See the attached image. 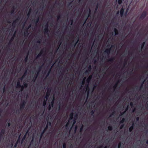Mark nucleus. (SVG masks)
Listing matches in <instances>:
<instances>
[{"mask_svg":"<svg viewBox=\"0 0 148 148\" xmlns=\"http://www.w3.org/2000/svg\"><path fill=\"white\" fill-rule=\"evenodd\" d=\"M26 104V101L25 100L22 101L20 104V110H23L24 109Z\"/></svg>","mask_w":148,"mask_h":148,"instance_id":"obj_1","label":"nucleus"},{"mask_svg":"<svg viewBox=\"0 0 148 148\" xmlns=\"http://www.w3.org/2000/svg\"><path fill=\"white\" fill-rule=\"evenodd\" d=\"M147 15V12L146 11L144 10L140 16V19L143 20L146 16Z\"/></svg>","mask_w":148,"mask_h":148,"instance_id":"obj_2","label":"nucleus"},{"mask_svg":"<svg viewBox=\"0 0 148 148\" xmlns=\"http://www.w3.org/2000/svg\"><path fill=\"white\" fill-rule=\"evenodd\" d=\"M51 90V89L50 88H49L47 89V91L46 93V94L45 97L46 100H47L48 97L50 95Z\"/></svg>","mask_w":148,"mask_h":148,"instance_id":"obj_3","label":"nucleus"},{"mask_svg":"<svg viewBox=\"0 0 148 148\" xmlns=\"http://www.w3.org/2000/svg\"><path fill=\"white\" fill-rule=\"evenodd\" d=\"M45 28L44 29V34H49V29L48 24L47 23L45 25Z\"/></svg>","mask_w":148,"mask_h":148,"instance_id":"obj_4","label":"nucleus"},{"mask_svg":"<svg viewBox=\"0 0 148 148\" xmlns=\"http://www.w3.org/2000/svg\"><path fill=\"white\" fill-rule=\"evenodd\" d=\"M20 18L18 17L12 23V26L13 27H15L16 26V23H17L19 21Z\"/></svg>","mask_w":148,"mask_h":148,"instance_id":"obj_5","label":"nucleus"},{"mask_svg":"<svg viewBox=\"0 0 148 148\" xmlns=\"http://www.w3.org/2000/svg\"><path fill=\"white\" fill-rule=\"evenodd\" d=\"M42 66H43V65H42V66H39L38 67V71L37 73V74H36V76L35 77H34V80H35L37 78V77L38 76V75L39 74L40 72V71H41V69H42Z\"/></svg>","mask_w":148,"mask_h":148,"instance_id":"obj_6","label":"nucleus"},{"mask_svg":"<svg viewBox=\"0 0 148 148\" xmlns=\"http://www.w3.org/2000/svg\"><path fill=\"white\" fill-rule=\"evenodd\" d=\"M111 49V48L106 49L104 51L103 53L107 54L109 55L110 52V50Z\"/></svg>","mask_w":148,"mask_h":148,"instance_id":"obj_7","label":"nucleus"},{"mask_svg":"<svg viewBox=\"0 0 148 148\" xmlns=\"http://www.w3.org/2000/svg\"><path fill=\"white\" fill-rule=\"evenodd\" d=\"M48 129V126H46L45 127L44 129V130L42 131V132H41L40 134V138H41L43 135V134L45 132L47 129Z\"/></svg>","mask_w":148,"mask_h":148,"instance_id":"obj_8","label":"nucleus"},{"mask_svg":"<svg viewBox=\"0 0 148 148\" xmlns=\"http://www.w3.org/2000/svg\"><path fill=\"white\" fill-rule=\"evenodd\" d=\"M91 14V10H90V9L89 8V9L88 14V15L86 16L85 21L84 22V24L86 23V22L87 19H88V18L89 16H90Z\"/></svg>","mask_w":148,"mask_h":148,"instance_id":"obj_9","label":"nucleus"},{"mask_svg":"<svg viewBox=\"0 0 148 148\" xmlns=\"http://www.w3.org/2000/svg\"><path fill=\"white\" fill-rule=\"evenodd\" d=\"M39 20V17H37L35 19L32 21V22L35 23L36 24H37V23L38 22Z\"/></svg>","mask_w":148,"mask_h":148,"instance_id":"obj_10","label":"nucleus"},{"mask_svg":"<svg viewBox=\"0 0 148 148\" xmlns=\"http://www.w3.org/2000/svg\"><path fill=\"white\" fill-rule=\"evenodd\" d=\"M124 11V9L123 8H122L120 11V14L121 17L123 16Z\"/></svg>","mask_w":148,"mask_h":148,"instance_id":"obj_11","label":"nucleus"},{"mask_svg":"<svg viewBox=\"0 0 148 148\" xmlns=\"http://www.w3.org/2000/svg\"><path fill=\"white\" fill-rule=\"evenodd\" d=\"M79 37H78L74 41H75V43L74 45H73V46L74 47H75V46L77 44V43L79 41ZM74 42V41H73V42Z\"/></svg>","mask_w":148,"mask_h":148,"instance_id":"obj_12","label":"nucleus"},{"mask_svg":"<svg viewBox=\"0 0 148 148\" xmlns=\"http://www.w3.org/2000/svg\"><path fill=\"white\" fill-rule=\"evenodd\" d=\"M134 128V123L131 126L129 129V131L130 132H131Z\"/></svg>","mask_w":148,"mask_h":148,"instance_id":"obj_13","label":"nucleus"},{"mask_svg":"<svg viewBox=\"0 0 148 148\" xmlns=\"http://www.w3.org/2000/svg\"><path fill=\"white\" fill-rule=\"evenodd\" d=\"M92 77V75H91L89 76L88 77V78H87V79L86 80L87 82L88 83H89L90 82V80H91V79Z\"/></svg>","mask_w":148,"mask_h":148,"instance_id":"obj_14","label":"nucleus"},{"mask_svg":"<svg viewBox=\"0 0 148 148\" xmlns=\"http://www.w3.org/2000/svg\"><path fill=\"white\" fill-rule=\"evenodd\" d=\"M21 86L20 82L19 81H18L17 83L16 88H19Z\"/></svg>","mask_w":148,"mask_h":148,"instance_id":"obj_15","label":"nucleus"},{"mask_svg":"<svg viewBox=\"0 0 148 148\" xmlns=\"http://www.w3.org/2000/svg\"><path fill=\"white\" fill-rule=\"evenodd\" d=\"M73 112H71L70 114L69 120H71L73 118Z\"/></svg>","mask_w":148,"mask_h":148,"instance_id":"obj_16","label":"nucleus"},{"mask_svg":"<svg viewBox=\"0 0 148 148\" xmlns=\"http://www.w3.org/2000/svg\"><path fill=\"white\" fill-rule=\"evenodd\" d=\"M114 60V57H112L108 60V61L109 62H112Z\"/></svg>","mask_w":148,"mask_h":148,"instance_id":"obj_17","label":"nucleus"},{"mask_svg":"<svg viewBox=\"0 0 148 148\" xmlns=\"http://www.w3.org/2000/svg\"><path fill=\"white\" fill-rule=\"evenodd\" d=\"M51 122L50 121H49L48 120L47 121V124L46 126H47L48 128L49 126H51Z\"/></svg>","mask_w":148,"mask_h":148,"instance_id":"obj_18","label":"nucleus"},{"mask_svg":"<svg viewBox=\"0 0 148 148\" xmlns=\"http://www.w3.org/2000/svg\"><path fill=\"white\" fill-rule=\"evenodd\" d=\"M120 80H118V82L116 83L115 84V85H114V86H113V88H114V89H115L116 88V87H117V86H118V83H119L120 82Z\"/></svg>","mask_w":148,"mask_h":148,"instance_id":"obj_19","label":"nucleus"},{"mask_svg":"<svg viewBox=\"0 0 148 148\" xmlns=\"http://www.w3.org/2000/svg\"><path fill=\"white\" fill-rule=\"evenodd\" d=\"M114 32H115V35H118L119 34L118 31L116 28L114 29Z\"/></svg>","mask_w":148,"mask_h":148,"instance_id":"obj_20","label":"nucleus"},{"mask_svg":"<svg viewBox=\"0 0 148 148\" xmlns=\"http://www.w3.org/2000/svg\"><path fill=\"white\" fill-rule=\"evenodd\" d=\"M15 8L14 7H13L12 8V10L11 11V14H14V12Z\"/></svg>","mask_w":148,"mask_h":148,"instance_id":"obj_21","label":"nucleus"},{"mask_svg":"<svg viewBox=\"0 0 148 148\" xmlns=\"http://www.w3.org/2000/svg\"><path fill=\"white\" fill-rule=\"evenodd\" d=\"M125 121V119L124 118H123L120 121V124L123 123Z\"/></svg>","mask_w":148,"mask_h":148,"instance_id":"obj_22","label":"nucleus"},{"mask_svg":"<svg viewBox=\"0 0 148 148\" xmlns=\"http://www.w3.org/2000/svg\"><path fill=\"white\" fill-rule=\"evenodd\" d=\"M145 42H143L141 44V49H140V50H141L143 48L145 45Z\"/></svg>","mask_w":148,"mask_h":148,"instance_id":"obj_23","label":"nucleus"},{"mask_svg":"<svg viewBox=\"0 0 148 148\" xmlns=\"http://www.w3.org/2000/svg\"><path fill=\"white\" fill-rule=\"evenodd\" d=\"M27 70L25 72V73H24V74H23V75L22 77H21V78H20V80H22L23 78H24V77L25 76V74H26V73H27Z\"/></svg>","mask_w":148,"mask_h":148,"instance_id":"obj_24","label":"nucleus"},{"mask_svg":"<svg viewBox=\"0 0 148 148\" xmlns=\"http://www.w3.org/2000/svg\"><path fill=\"white\" fill-rule=\"evenodd\" d=\"M108 129L110 131H112V130L113 128L111 126H109L108 127Z\"/></svg>","mask_w":148,"mask_h":148,"instance_id":"obj_25","label":"nucleus"},{"mask_svg":"<svg viewBox=\"0 0 148 148\" xmlns=\"http://www.w3.org/2000/svg\"><path fill=\"white\" fill-rule=\"evenodd\" d=\"M15 33H16L15 32L14 33V34L13 35V36L10 39V41L12 42L13 40L14 39V38L15 36Z\"/></svg>","mask_w":148,"mask_h":148,"instance_id":"obj_26","label":"nucleus"},{"mask_svg":"<svg viewBox=\"0 0 148 148\" xmlns=\"http://www.w3.org/2000/svg\"><path fill=\"white\" fill-rule=\"evenodd\" d=\"M20 136H21V134L19 136V137L17 139V142H16V143H20V142H21V139L20 138Z\"/></svg>","mask_w":148,"mask_h":148,"instance_id":"obj_27","label":"nucleus"},{"mask_svg":"<svg viewBox=\"0 0 148 148\" xmlns=\"http://www.w3.org/2000/svg\"><path fill=\"white\" fill-rule=\"evenodd\" d=\"M24 34L25 35H27L28 36V30L27 29L25 30V32Z\"/></svg>","mask_w":148,"mask_h":148,"instance_id":"obj_28","label":"nucleus"},{"mask_svg":"<svg viewBox=\"0 0 148 148\" xmlns=\"http://www.w3.org/2000/svg\"><path fill=\"white\" fill-rule=\"evenodd\" d=\"M54 99H55L54 97H53V100L51 103V104L52 106H53V104H54Z\"/></svg>","mask_w":148,"mask_h":148,"instance_id":"obj_29","label":"nucleus"},{"mask_svg":"<svg viewBox=\"0 0 148 148\" xmlns=\"http://www.w3.org/2000/svg\"><path fill=\"white\" fill-rule=\"evenodd\" d=\"M94 111L93 110H92L90 112V114L92 116H93L94 115Z\"/></svg>","mask_w":148,"mask_h":148,"instance_id":"obj_30","label":"nucleus"},{"mask_svg":"<svg viewBox=\"0 0 148 148\" xmlns=\"http://www.w3.org/2000/svg\"><path fill=\"white\" fill-rule=\"evenodd\" d=\"M69 124V121L67 122V123H66V125H65V127L66 128H67L68 127Z\"/></svg>","mask_w":148,"mask_h":148,"instance_id":"obj_31","label":"nucleus"},{"mask_svg":"<svg viewBox=\"0 0 148 148\" xmlns=\"http://www.w3.org/2000/svg\"><path fill=\"white\" fill-rule=\"evenodd\" d=\"M31 11H32V10H31V9H30L29 10V12H28L27 14V16H29L30 15V14L31 12Z\"/></svg>","mask_w":148,"mask_h":148,"instance_id":"obj_32","label":"nucleus"},{"mask_svg":"<svg viewBox=\"0 0 148 148\" xmlns=\"http://www.w3.org/2000/svg\"><path fill=\"white\" fill-rule=\"evenodd\" d=\"M122 144L123 143H122L121 142H120L118 144V148H120Z\"/></svg>","mask_w":148,"mask_h":148,"instance_id":"obj_33","label":"nucleus"},{"mask_svg":"<svg viewBox=\"0 0 148 148\" xmlns=\"http://www.w3.org/2000/svg\"><path fill=\"white\" fill-rule=\"evenodd\" d=\"M86 79V77H84V79L82 81V85H84L85 84V80Z\"/></svg>","mask_w":148,"mask_h":148,"instance_id":"obj_34","label":"nucleus"},{"mask_svg":"<svg viewBox=\"0 0 148 148\" xmlns=\"http://www.w3.org/2000/svg\"><path fill=\"white\" fill-rule=\"evenodd\" d=\"M122 2V0H118V3L119 5H121Z\"/></svg>","mask_w":148,"mask_h":148,"instance_id":"obj_35","label":"nucleus"},{"mask_svg":"<svg viewBox=\"0 0 148 148\" xmlns=\"http://www.w3.org/2000/svg\"><path fill=\"white\" fill-rule=\"evenodd\" d=\"M92 69L91 66L90 65H89L88 67V71H90Z\"/></svg>","mask_w":148,"mask_h":148,"instance_id":"obj_36","label":"nucleus"},{"mask_svg":"<svg viewBox=\"0 0 148 148\" xmlns=\"http://www.w3.org/2000/svg\"><path fill=\"white\" fill-rule=\"evenodd\" d=\"M20 88H21V91H23L24 89V88H25L24 87V86H21V87H20Z\"/></svg>","mask_w":148,"mask_h":148,"instance_id":"obj_37","label":"nucleus"},{"mask_svg":"<svg viewBox=\"0 0 148 148\" xmlns=\"http://www.w3.org/2000/svg\"><path fill=\"white\" fill-rule=\"evenodd\" d=\"M23 86H24V88H27L28 86V84L26 83H24L23 85Z\"/></svg>","mask_w":148,"mask_h":148,"instance_id":"obj_38","label":"nucleus"},{"mask_svg":"<svg viewBox=\"0 0 148 148\" xmlns=\"http://www.w3.org/2000/svg\"><path fill=\"white\" fill-rule=\"evenodd\" d=\"M63 148H66V144L65 143H64L63 144Z\"/></svg>","mask_w":148,"mask_h":148,"instance_id":"obj_39","label":"nucleus"},{"mask_svg":"<svg viewBox=\"0 0 148 148\" xmlns=\"http://www.w3.org/2000/svg\"><path fill=\"white\" fill-rule=\"evenodd\" d=\"M44 51L43 49L41 50L40 53H41V54L43 55L44 54Z\"/></svg>","mask_w":148,"mask_h":148,"instance_id":"obj_40","label":"nucleus"},{"mask_svg":"<svg viewBox=\"0 0 148 148\" xmlns=\"http://www.w3.org/2000/svg\"><path fill=\"white\" fill-rule=\"evenodd\" d=\"M57 20H58L60 18H61V16L60 15H58L57 16Z\"/></svg>","mask_w":148,"mask_h":148,"instance_id":"obj_41","label":"nucleus"},{"mask_svg":"<svg viewBox=\"0 0 148 148\" xmlns=\"http://www.w3.org/2000/svg\"><path fill=\"white\" fill-rule=\"evenodd\" d=\"M127 60L125 59L124 60V64L125 66V65H126L127 64Z\"/></svg>","mask_w":148,"mask_h":148,"instance_id":"obj_42","label":"nucleus"},{"mask_svg":"<svg viewBox=\"0 0 148 148\" xmlns=\"http://www.w3.org/2000/svg\"><path fill=\"white\" fill-rule=\"evenodd\" d=\"M42 55L41 54V53H39L38 55L37 56V57H36V58H39L40 57L41 55Z\"/></svg>","mask_w":148,"mask_h":148,"instance_id":"obj_43","label":"nucleus"},{"mask_svg":"<svg viewBox=\"0 0 148 148\" xmlns=\"http://www.w3.org/2000/svg\"><path fill=\"white\" fill-rule=\"evenodd\" d=\"M83 126L82 125L80 129V132H81L83 130Z\"/></svg>","mask_w":148,"mask_h":148,"instance_id":"obj_44","label":"nucleus"},{"mask_svg":"<svg viewBox=\"0 0 148 148\" xmlns=\"http://www.w3.org/2000/svg\"><path fill=\"white\" fill-rule=\"evenodd\" d=\"M47 100H44L43 102V105L44 106H45L46 104V101Z\"/></svg>","mask_w":148,"mask_h":148,"instance_id":"obj_45","label":"nucleus"},{"mask_svg":"<svg viewBox=\"0 0 148 148\" xmlns=\"http://www.w3.org/2000/svg\"><path fill=\"white\" fill-rule=\"evenodd\" d=\"M144 83V81H143L142 82V83L141 84V86H140V89H141L142 88Z\"/></svg>","mask_w":148,"mask_h":148,"instance_id":"obj_46","label":"nucleus"},{"mask_svg":"<svg viewBox=\"0 0 148 148\" xmlns=\"http://www.w3.org/2000/svg\"><path fill=\"white\" fill-rule=\"evenodd\" d=\"M25 136H25V135L24 136V137H23V138H22V141H21V143H22L23 141V140H24L25 139Z\"/></svg>","mask_w":148,"mask_h":148,"instance_id":"obj_47","label":"nucleus"},{"mask_svg":"<svg viewBox=\"0 0 148 148\" xmlns=\"http://www.w3.org/2000/svg\"><path fill=\"white\" fill-rule=\"evenodd\" d=\"M28 54L27 55V56H26L25 59V60L26 62L27 61L28 59Z\"/></svg>","mask_w":148,"mask_h":148,"instance_id":"obj_48","label":"nucleus"},{"mask_svg":"<svg viewBox=\"0 0 148 148\" xmlns=\"http://www.w3.org/2000/svg\"><path fill=\"white\" fill-rule=\"evenodd\" d=\"M78 116V114L77 113L74 116V118H77Z\"/></svg>","mask_w":148,"mask_h":148,"instance_id":"obj_49","label":"nucleus"},{"mask_svg":"<svg viewBox=\"0 0 148 148\" xmlns=\"http://www.w3.org/2000/svg\"><path fill=\"white\" fill-rule=\"evenodd\" d=\"M50 71H51V69H50L48 73L47 74L46 77H48L49 76Z\"/></svg>","mask_w":148,"mask_h":148,"instance_id":"obj_50","label":"nucleus"},{"mask_svg":"<svg viewBox=\"0 0 148 148\" xmlns=\"http://www.w3.org/2000/svg\"><path fill=\"white\" fill-rule=\"evenodd\" d=\"M124 124H123L121 125L120 127V129H122L123 128V127H124Z\"/></svg>","mask_w":148,"mask_h":148,"instance_id":"obj_51","label":"nucleus"},{"mask_svg":"<svg viewBox=\"0 0 148 148\" xmlns=\"http://www.w3.org/2000/svg\"><path fill=\"white\" fill-rule=\"evenodd\" d=\"M10 125L11 123L10 122H9L7 123V126L8 127H10Z\"/></svg>","mask_w":148,"mask_h":148,"instance_id":"obj_52","label":"nucleus"},{"mask_svg":"<svg viewBox=\"0 0 148 148\" xmlns=\"http://www.w3.org/2000/svg\"><path fill=\"white\" fill-rule=\"evenodd\" d=\"M98 4H97L96 6L95 9V11H96L97 10L98 8Z\"/></svg>","mask_w":148,"mask_h":148,"instance_id":"obj_53","label":"nucleus"},{"mask_svg":"<svg viewBox=\"0 0 148 148\" xmlns=\"http://www.w3.org/2000/svg\"><path fill=\"white\" fill-rule=\"evenodd\" d=\"M73 124H74L75 123H76V119L75 118H74L73 120Z\"/></svg>","mask_w":148,"mask_h":148,"instance_id":"obj_54","label":"nucleus"},{"mask_svg":"<svg viewBox=\"0 0 148 148\" xmlns=\"http://www.w3.org/2000/svg\"><path fill=\"white\" fill-rule=\"evenodd\" d=\"M18 143H16L14 145V148H16V147L17 146V144H18Z\"/></svg>","mask_w":148,"mask_h":148,"instance_id":"obj_55","label":"nucleus"},{"mask_svg":"<svg viewBox=\"0 0 148 148\" xmlns=\"http://www.w3.org/2000/svg\"><path fill=\"white\" fill-rule=\"evenodd\" d=\"M31 25L30 24V25L27 28V30H28L31 27Z\"/></svg>","mask_w":148,"mask_h":148,"instance_id":"obj_56","label":"nucleus"},{"mask_svg":"<svg viewBox=\"0 0 148 148\" xmlns=\"http://www.w3.org/2000/svg\"><path fill=\"white\" fill-rule=\"evenodd\" d=\"M71 25H72V24H73V19H71Z\"/></svg>","mask_w":148,"mask_h":148,"instance_id":"obj_57","label":"nucleus"},{"mask_svg":"<svg viewBox=\"0 0 148 148\" xmlns=\"http://www.w3.org/2000/svg\"><path fill=\"white\" fill-rule=\"evenodd\" d=\"M88 70H86L85 71V73L86 74H88Z\"/></svg>","mask_w":148,"mask_h":148,"instance_id":"obj_58","label":"nucleus"},{"mask_svg":"<svg viewBox=\"0 0 148 148\" xmlns=\"http://www.w3.org/2000/svg\"><path fill=\"white\" fill-rule=\"evenodd\" d=\"M36 42L38 43H40L41 42L40 40H38L36 41Z\"/></svg>","mask_w":148,"mask_h":148,"instance_id":"obj_59","label":"nucleus"},{"mask_svg":"<svg viewBox=\"0 0 148 148\" xmlns=\"http://www.w3.org/2000/svg\"><path fill=\"white\" fill-rule=\"evenodd\" d=\"M130 105L131 106H132V107L133 106V103L132 102H130Z\"/></svg>","mask_w":148,"mask_h":148,"instance_id":"obj_60","label":"nucleus"},{"mask_svg":"<svg viewBox=\"0 0 148 148\" xmlns=\"http://www.w3.org/2000/svg\"><path fill=\"white\" fill-rule=\"evenodd\" d=\"M136 121H138L139 120V118L138 117H137L136 118Z\"/></svg>","mask_w":148,"mask_h":148,"instance_id":"obj_61","label":"nucleus"},{"mask_svg":"<svg viewBox=\"0 0 148 148\" xmlns=\"http://www.w3.org/2000/svg\"><path fill=\"white\" fill-rule=\"evenodd\" d=\"M114 113V112H112V114L111 115H110V117H111V116H112V115H113Z\"/></svg>","mask_w":148,"mask_h":148,"instance_id":"obj_62","label":"nucleus"},{"mask_svg":"<svg viewBox=\"0 0 148 148\" xmlns=\"http://www.w3.org/2000/svg\"><path fill=\"white\" fill-rule=\"evenodd\" d=\"M11 42H12V41H10H10L8 43V45H10V44H11Z\"/></svg>","mask_w":148,"mask_h":148,"instance_id":"obj_63","label":"nucleus"},{"mask_svg":"<svg viewBox=\"0 0 148 148\" xmlns=\"http://www.w3.org/2000/svg\"><path fill=\"white\" fill-rule=\"evenodd\" d=\"M128 106H127V107L126 108L125 110L127 111L128 110Z\"/></svg>","mask_w":148,"mask_h":148,"instance_id":"obj_64","label":"nucleus"}]
</instances>
